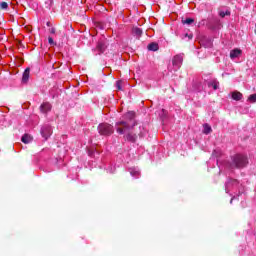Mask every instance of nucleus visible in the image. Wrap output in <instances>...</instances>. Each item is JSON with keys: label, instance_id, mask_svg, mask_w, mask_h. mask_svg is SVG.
<instances>
[{"label": "nucleus", "instance_id": "obj_1", "mask_svg": "<svg viewBox=\"0 0 256 256\" xmlns=\"http://www.w3.org/2000/svg\"><path fill=\"white\" fill-rule=\"evenodd\" d=\"M126 119H128L127 121H119L116 122L115 127H116V131L117 133H119V135H125V133H127V131H131V129H133V127H135L136 123L134 121L135 119V112H128L126 114Z\"/></svg>", "mask_w": 256, "mask_h": 256}, {"label": "nucleus", "instance_id": "obj_2", "mask_svg": "<svg viewBox=\"0 0 256 256\" xmlns=\"http://www.w3.org/2000/svg\"><path fill=\"white\" fill-rule=\"evenodd\" d=\"M247 165V157L244 155H235L232 158V164L230 165L231 169H241V167H245Z\"/></svg>", "mask_w": 256, "mask_h": 256}, {"label": "nucleus", "instance_id": "obj_3", "mask_svg": "<svg viewBox=\"0 0 256 256\" xmlns=\"http://www.w3.org/2000/svg\"><path fill=\"white\" fill-rule=\"evenodd\" d=\"M97 129H98V133L106 137L109 135H113V133H115V129L113 128V126L107 123L99 124Z\"/></svg>", "mask_w": 256, "mask_h": 256}, {"label": "nucleus", "instance_id": "obj_4", "mask_svg": "<svg viewBox=\"0 0 256 256\" xmlns=\"http://www.w3.org/2000/svg\"><path fill=\"white\" fill-rule=\"evenodd\" d=\"M182 43H191L193 40V31L188 27H184V31L180 34Z\"/></svg>", "mask_w": 256, "mask_h": 256}, {"label": "nucleus", "instance_id": "obj_5", "mask_svg": "<svg viewBox=\"0 0 256 256\" xmlns=\"http://www.w3.org/2000/svg\"><path fill=\"white\" fill-rule=\"evenodd\" d=\"M239 187V181L234 179H228L225 183V193H231V191H235Z\"/></svg>", "mask_w": 256, "mask_h": 256}, {"label": "nucleus", "instance_id": "obj_6", "mask_svg": "<svg viewBox=\"0 0 256 256\" xmlns=\"http://www.w3.org/2000/svg\"><path fill=\"white\" fill-rule=\"evenodd\" d=\"M172 65L173 71H179V69H181V65H183V55L177 54L176 56H174L172 60Z\"/></svg>", "mask_w": 256, "mask_h": 256}, {"label": "nucleus", "instance_id": "obj_7", "mask_svg": "<svg viewBox=\"0 0 256 256\" xmlns=\"http://www.w3.org/2000/svg\"><path fill=\"white\" fill-rule=\"evenodd\" d=\"M52 133H53V129L49 125H44L41 129V135L44 139H49Z\"/></svg>", "mask_w": 256, "mask_h": 256}, {"label": "nucleus", "instance_id": "obj_8", "mask_svg": "<svg viewBox=\"0 0 256 256\" xmlns=\"http://www.w3.org/2000/svg\"><path fill=\"white\" fill-rule=\"evenodd\" d=\"M200 45H202L206 49H209L213 47V40L204 36L202 37V39H200Z\"/></svg>", "mask_w": 256, "mask_h": 256}, {"label": "nucleus", "instance_id": "obj_9", "mask_svg": "<svg viewBox=\"0 0 256 256\" xmlns=\"http://www.w3.org/2000/svg\"><path fill=\"white\" fill-rule=\"evenodd\" d=\"M105 49H107V45H105V42H98L96 49L94 51L98 52V55H101V53H105Z\"/></svg>", "mask_w": 256, "mask_h": 256}, {"label": "nucleus", "instance_id": "obj_10", "mask_svg": "<svg viewBox=\"0 0 256 256\" xmlns=\"http://www.w3.org/2000/svg\"><path fill=\"white\" fill-rule=\"evenodd\" d=\"M51 103L49 102H44L43 104H41L40 106V111L41 113H49V111H51Z\"/></svg>", "mask_w": 256, "mask_h": 256}, {"label": "nucleus", "instance_id": "obj_11", "mask_svg": "<svg viewBox=\"0 0 256 256\" xmlns=\"http://www.w3.org/2000/svg\"><path fill=\"white\" fill-rule=\"evenodd\" d=\"M132 35H134L136 39H141V35H143V30L139 27H134L132 29Z\"/></svg>", "mask_w": 256, "mask_h": 256}, {"label": "nucleus", "instance_id": "obj_12", "mask_svg": "<svg viewBox=\"0 0 256 256\" xmlns=\"http://www.w3.org/2000/svg\"><path fill=\"white\" fill-rule=\"evenodd\" d=\"M126 141H130V143H135L137 141V135L129 132L125 135Z\"/></svg>", "mask_w": 256, "mask_h": 256}, {"label": "nucleus", "instance_id": "obj_13", "mask_svg": "<svg viewBox=\"0 0 256 256\" xmlns=\"http://www.w3.org/2000/svg\"><path fill=\"white\" fill-rule=\"evenodd\" d=\"M30 73H31V69L26 68L23 75H22V83H27V81H29Z\"/></svg>", "mask_w": 256, "mask_h": 256}, {"label": "nucleus", "instance_id": "obj_14", "mask_svg": "<svg viewBox=\"0 0 256 256\" xmlns=\"http://www.w3.org/2000/svg\"><path fill=\"white\" fill-rule=\"evenodd\" d=\"M232 99H234V101H241V99H243V94L239 91H234L232 92Z\"/></svg>", "mask_w": 256, "mask_h": 256}, {"label": "nucleus", "instance_id": "obj_15", "mask_svg": "<svg viewBox=\"0 0 256 256\" xmlns=\"http://www.w3.org/2000/svg\"><path fill=\"white\" fill-rule=\"evenodd\" d=\"M182 24L185 25V27H187L189 29V27H191V25H193V18H182Z\"/></svg>", "mask_w": 256, "mask_h": 256}, {"label": "nucleus", "instance_id": "obj_16", "mask_svg": "<svg viewBox=\"0 0 256 256\" xmlns=\"http://www.w3.org/2000/svg\"><path fill=\"white\" fill-rule=\"evenodd\" d=\"M148 51H159V44L152 42L147 46Z\"/></svg>", "mask_w": 256, "mask_h": 256}, {"label": "nucleus", "instance_id": "obj_17", "mask_svg": "<svg viewBox=\"0 0 256 256\" xmlns=\"http://www.w3.org/2000/svg\"><path fill=\"white\" fill-rule=\"evenodd\" d=\"M129 173L130 175H132V177H135L136 179L139 178V176L141 175V172H139V169L137 168H130Z\"/></svg>", "mask_w": 256, "mask_h": 256}, {"label": "nucleus", "instance_id": "obj_18", "mask_svg": "<svg viewBox=\"0 0 256 256\" xmlns=\"http://www.w3.org/2000/svg\"><path fill=\"white\" fill-rule=\"evenodd\" d=\"M21 141L22 143H25V144L31 143V141H33V137H31V135L29 134H24L21 138Z\"/></svg>", "mask_w": 256, "mask_h": 256}, {"label": "nucleus", "instance_id": "obj_19", "mask_svg": "<svg viewBox=\"0 0 256 256\" xmlns=\"http://www.w3.org/2000/svg\"><path fill=\"white\" fill-rule=\"evenodd\" d=\"M239 55H241V49H234L230 52V57L232 59H237V57H239Z\"/></svg>", "mask_w": 256, "mask_h": 256}, {"label": "nucleus", "instance_id": "obj_20", "mask_svg": "<svg viewBox=\"0 0 256 256\" xmlns=\"http://www.w3.org/2000/svg\"><path fill=\"white\" fill-rule=\"evenodd\" d=\"M212 131H213V129L211 128V126L209 124H204L203 125L204 135H209V133H211Z\"/></svg>", "mask_w": 256, "mask_h": 256}, {"label": "nucleus", "instance_id": "obj_21", "mask_svg": "<svg viewBox=\"0 0 256 256\" xmlns=\"http://www.w3.org/2000/svg\"><path fill=\"white\" fill-rule=\"evenodd\" d=\"M250 103H256V94H252L248 97Z\"/></svg>", "mask_w": 256, "mask_h": 256}, {"label": "nucleus", "instance_id": "obj_22", "mask_svg": "<svg viewBox=\"0 0 256 256\" xmlns=\"http://www.w3.org/2000/svg\"><path fill=\"white\" fill-rule=\"evenodd\" d=\"M9 7V4L7 2H0V9H7Z\"/></svg>", "mask_w": 256, "mask_h": 256}, {"label": "nucleus", "instance_id": "obj_23", "mask_svg": "<svg viewBox=\"0 0 256 256\" xmlns=\"http://www.w3.org/2000/svg\"><path fill=\"white\" fill-rule=\"evenodd\" d=\"M122 83H123V82H122L121 80H119V81L116 82V88L118 89V91H121V89H122V88H121Z\"/></svg>", "mask_w": 256, "mask_h": 256}, {"label": "nucleus", "instance_id": "obj_24", "mask_svg": "<svg viewBox=\"0 0 256 256\" xmlns=\"http://www.w3.org/2000/svg\"><path fill=\"white\" fill-rule=\"evenodd\" d=\"M219 155H221V152H219L218 150H214L212 153V157H219Z\"/></svg>", "mask_w": 256, "mask_h": 256}, {"label": "nucleus", "instance_id": "obj_25", "mask_svg": "<svg viewBox=\"0 0 256 256\" xmlns=\"http://www.w3.org/2000/svg\"><path fill=\"white\" fill-rule=\"evenodd\" d=\"M226 15H230L229 11H226V12L221 11L220 12V17H225Z\"/></svg>", "mask_w": 256, "mask_h": 256}, {"label": "nucleus", "instance_id": "obj_26", "mask_svg": "<svg viewBox=\"0 0 256 256\" xmlns=\"http://www.w3.org/2000/svg\"><path fill=\"white\" fill-rule=\"evenodd\" d=\"M48 42H49L50 45H55V41H53L52 37L48 38Z\"/></svg>", "mask_w": 256, "mask_h": 256}, {"label": "nucleus", "instance_id": "obj_27", "mask_svg": "<svg viewBox=\"0 0 256 256\" xmlns=\"http://www.w3.org/2000/svg\"><path fill=\"white\" fill-rule=\"evenodd\" d=\"M212 87H213V89H215V90L219 89V85H217V84H212Z\"/></svg>", "mask_w": 256, "mask_h": 256}, {"label": "nucleus", "instance_id": "obj_28", "mask_svg": "<svg viewBox=\"0 0 256 256\" xmlns=\"http://www.w3.org/2000/svg\"><path fill=\"white\" fill-rule=\"evenodd\" d=\"M50 33H51L52 35H55V28H51V29H50Z\"/></svg>", "mask_w": 256, "mask_h": 256}, {"label": "nucleus", "instance_id": "obj_29", "mask_svg": "<svg viewBox=\"0 0 256 256\" xmlns=\"http://www.w3.org/2000/svg\"><path fill=\"white\" fill-rule=\"evenodd\" d=\"M233 199H235V198H232V199L230 200V203H233Z\"/></svg>", "mask_w": 256, "mask_h": 256}, {"label": "nucleus", "instance_id": "obj_30", "mask_svg": "<svg viewBox=\"0 0 256 256\" xmlns=\"http://www.w3.org/2000/svg\"><path fill=\"white\" fill-rule=\"evenodd\" d=\"M199 91H201V86L199 87Z\"/></svg>", "mask_w": 256, "mask_h": 256}]
</instances>
